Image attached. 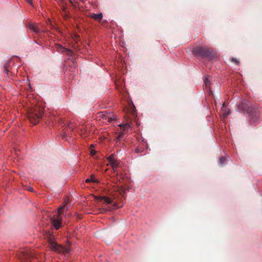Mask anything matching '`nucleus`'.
Here are the masks:
<instances>
[{"instance_id":"25","label":"nucleus","mask_w":262,"mask_h":262,"mask_svg":"<svg viewBox=\"0 0 262 262\" xmlns=\"http://www.w3.org/2000/svg\"><path fill=\"white\" fill-rule=\"evenodd\" d=\"M118 207L117 206V205L116 204H114V209H116Z\"/></svg>"},{"instance_id":"4","label":"nucleus","mask_w":262,"mask_h":262,"mask_svg":"<svg viewBox=\"0 0 262 262\" xmlns=\"http://www.w3.org/2000/svg\"><path fill=\"white\" fill-rule=\"evenodd\" d=\"M255 108L253 107L252 103L247 101L244 100L239 103L237 107V110L239 112L246 113L248 114L253 112V110Z\"/></svg>"},{"instance_id":"19","label":"nucleus","mask_w":262,"mask_h":262,"mask_svg":"<svg viewBox=\"0 0 262 262\" xmlns=\"http://www.w3.org/2000/svg\"><path fill=\"white\" fill-rule=\"evenodd\" d=\"M144 150V149L142 147H137L135 149V152L136 153H142Z\"/></svg>"},{"instance_id":"28","label":"nucleus","mask_w":262,"mask_h":262,"mask_svg":"<svg viewBox=\"0 0 262 262\" xmlns=\"http://www.w3.org/2000/svg\"><path fill=\"white\" fill-rule=\"evenodd\" d=\"M80 2H82V3H84V0H79Z\"/></svg>"},{"instance_id":"6","label":"nucleus","mask_w":262,"mask_h":262,"mask_svg":"<svg viewBox=\"0 0 262 262\" xmlns=\"http://www.w3.org/2000/svg\"><path fill=\"white\" fill-rule=\"evenodd\" d=\"M250 117V121L251 123L256 124L259 121V113L258 110L255 108L253 110V112L248 114Z\"/></svg>"},{"instance_id":"16","label":"nucleus","mask_w":262,"mask_h":262,"mask_svg":"<svg viewBox=\"0 0 262 262\" xmlns=\"http://www.w3.org/2000/svg\"><path fill=\"white\" fill-rule=\"evenodd\" d=\"M226 159L225 157H221V158L220 159V160L219 162V165L220 166H223L224 165H225L226 164Z\"/></svg>"},{"instance_id":"17","label":"nucleus","mask_w":262,"mask_h":262,"mask_svg":"<svg viewBox=\"0 0 262 262\" xmlns=\"http://www.w3.org/2000/svg\"><path fill=\"white\" fill-rule=\"evenodd\" d=\"M107 160L108 162H109V163L110 164L112 162H114L116 159L114 158V155H111V156H110L109 157H108L107 158Z\"/></svg>"},{"instance_id":"21","label":"nucleus","mask_w":262,"mask_h":262,"mask_svg":"<svg viewBox=\"0 0 262 262\" xmlns=\"http://www.w3.org/2000/svg\"><path fill=\"white\" fill-rule=\"evenodd\" d=\"M34 254L32 252H29L27 253L26 258H29V257H34Z\"/></svg>"},{"instance_id":"1","label":"nucleus","mask_w":262,"mask_h":262,"mask_svg":"<svg viewBox=\"0 0 262 262\" xmlns=\"http://www.w3.org/2000/svg\"><path fill=\"white\" fill-rule=\"evenodd\" d=\"M44 113V108L40 106H35L29 110L28 117L30 122L35 125L41 119Z\"/></svg>"},{"instance_id":"27","label":"nucleus","mask_w":262,"mask_h":262,"mask_svg":"<svg viewBox=\"0 0 262 262\" xmlns=\"http://www.w3.org/2000/svg\"><path fill=\"white\" fill-rule=\"evenodd\" d=\"M69 2H70V3L72 5H73L74 6H75L73 4V2H72L71 0H69Z\"/></svg>"},{"instance_id":"8","label":"nucleus","mask_w":262,"mask_h":262,"mask_svg":"<svg viewBox=\"0 0 262 262\" xmlns=\"http://www.w3.org/2000/svg\"><path fill=\"white\" fill-rule=\"evenodd\" d=\"M96 200L99 202H102L103 204H110L112 201L111 199L106 196H97Z\"/></svg>"},{"instance_id":"10","label":"nucleus","mask_w":262,"mask_h":262,"mask_svg":"<svg viewBox=\"0 0 262 262\" xmlns=\"http://www.w3.org/2000/svg\"><path fill=\"white\" fill-rule=\"evenodd\" d=\"M57 49L59 51H61L62 52H66L67 54L69 56H72L73 54V52L72 51L64 48L61 46H59V47Z\"/></svg>"},{"instance_id":"14","label":"nucleus","mask_w":262,"mask_h":262,"mask_svg":"<svg viewBox=\"0 0 262 262\" xmlns=\"http://www.w3.org/2000/svg\"><path fill=\"white\" fill-rule=\"evenodd\" d=\"M204 82H205V84L206 89H208V91L210 90V77L209 76H206Z\"/></svg>"},{"instance_id":"22","label":"nucleus","mask_w":262,"mask_h":262,"mask_svg":"<svg viewBox=\"0 0 262 262\" xmlns=\"http://www.w3.org/2000/svg\"><path fill=\"white\" fill-rule=\"evenodd\" d=\"M95 153L96 151L95 150H92L91 151V154L92 156H94L95 154Z\"/></svg>"},{"instance_id":"18","label":"nucleus","mask_w":262,"mask_h":262,"mask_svg":"<svg viewBox=\"0 0 262 262\" xmlns=\"http://www.w3.org/2000/svg\"><path fill=\"white\" fill-rule=\"evenodd\" d=\"M230 60L232 62L235 63L236 65L239 64V61L236 58H235L234 57H231V58H230Z\"/></svg>"},{"instance_id":"23","label":"nucleus","mask_w":262,"mask_h":262,"mask_svg":"<svg viewBox=\"0 0 262 262\" xmlns=\"http://www.w3.org/2000/svg\"><path fill=\"white\" fill-rule=\"evenodd\" d=\"M28 190L30 191H33V188L32 187H29V189H28Z\"/></svg>"},{"instance_id":"2","label":"nucleus","mask_w":262,"mask_h":262,"mask_svg":"<svg viewBox=\"0 0 262 262\" xmlns=\"http://www.w3.org/2000/svg\"><path fill=\"white\" fill-rule=\"evenodd\" d=\"M212 52V48L205 46H197L192 49L194 55L203 58H211Z\"/></svg>"},{"instance_id":"20","label":"nucleus","mask_w":262,"mask_h":262,"mask_svg":"<svg viewBox=\"0 0 262 262\" xmlns=\"http://www.w3.org/2000/svg\"><path fill=\"white\" fill-rule=\"evenodd\" d=\"M8 66H9V62H7L6 63H5L4 65V70L5 71L8 73V72H9V70H8Z\"/></svg>"},{"instance_id":"24","label":"nucleus","mask_w":262,"mask_h":262,"mask_svg":"<svg viewBox=\"0 0 262 262\" xmlns=\"http://www.w3.org/2000/svg\"><path fill=\"white\" fill-rule=\"evenodd\" d=\"M29 4H32V0H26Z\"/></svg>"},{"instance_id":"29","label":"nucleus","mask_w":262,"mask_h":262,"mask_svg":"<svg viewBox=\"0 0 262 262\" xmlns=\"http://www.w3.org/2000/svg\"><path fill=\"white\" fill-rule=\"evenodd\" d=\"M80 130L82 132L83 130V128H80Z\"/></svg>"},{"instance_id":"9","label":"nucleus","mask_w":262,"mask_h":262,"mask_svg":"<svg viewBox=\"0 0 262 262\" xmlns=\"http://www.w3.org/2000/svg\"><path fill=\"white\" fill-rule=\"evenodd\" d=\"M99 116L105 120H107L108 122H111L114 120L110 115L108 114H104L102 112L99 113Z\"/></svg>"},{"instance_id":"26","label":"nucleus","mask_w":262,"mask_h":262,"mask_svg":"<svg viewBox=\"0 0 262 262\" xmlns=\"http://www.w3.org/2000/svg\"><path fill=\"white\" fill-rule=\"evenodd\" d=\"M68 127H69L70 129H71V128H72V126L70 124L68 125Z\"/></svg>"},{"instance_id":"15","label":"nucleus","mask_w":262,"mask_h":262,"mask_svg":"<svg viewBox=\"0 0 262 262\" xmlns=\"http://www.w3.org/2000/svg\"><path fill=\"white\" fill-rule=\"evenodd\" d=\"M120 127L121 129L125 130L131 127L130 124L129 123H125V124H121L120 125Z\"/></svg>"},{"instance_id":"3","label":"nucleus","mask_w":262,"mask_h":262,"mask_svg":"<svg viewBox=\"0 0 262 262\" xmlns=\"http://www.w3.org/2000/svg\"><path fill=\"white\" fill-rule=\"evenodd\" d=\"M68 204V201L65 200L64 204L58 208L57 214L54 215L53 217L51 218L52 225L56 230L59 229L61 227L62 218L61 215L63 210L64 209V208L66 207Z\"/></svg>"},{"instance_id":"12","label":"nucleus","mask_w":262,"mask_h":262,"mask_svg":"<svg viewBox=\"0 0 262 262\" xmlns=\"http://www.w3.org/2000/svg\"><path fill=\"white\" fill-rule=\"evenodd\" d=\"M92 17L95 20H97L99 21H100L103 17V15L102 13L93 14L92 15Z\"/></svg>"},{"instance_id":"5","label":"nucleus","mask_w":262,"mask_h":262,"mask_svg":"<svg viewBox=\"0 0 262 262\" xmlns=\"http://www.w3.org/2000/svg\"><path fill=\"white\" fill-rule=\"evenodd\" d=\"M48 238L49 247L52 250L58 252H65V248L57 244L56 241L54 240V236L52 234L49 233V236Z\"/></svg>"},{"instance_id":"7","label":"nucleus","mask_w":262,"mask_h":262,"mask_svg":"<svg viewBox=\"0 0 262 262\" xmlns=\"http://www.w3.org/2000/svg\"><path fill=\"white\" fill-rule=\"evenodd\" d=\"M27 27L32 32L35 33L37 35H39L40 32V29L38 27L36 24L28 23Z\"/></svg>"},{"instance_id":"11","label":"nucleus","mask_w":262,"mask_h":262,"mask_svg":"<svg viewBox=\"0 0 262 262\" xmlns=\"http://www.w3.org/2000/svg\"><path fill=\"white\" fill-rule=\"evenodd\" d=\"M110 164L112 166L114 172H116L117 171V168L120 166L119 163L116 160H115L114 162H112Z\"/></svg>"},{"instance_id":"13","label":"nucleus","mask_w":262,"mask_h":262,"mask_svg":"<svg viewBox=\"0 0 262 262\" xmlns=\"http://www.w3.org/2000/svg\"><path fill=\"white\" fill-rule=\"evenodd\" d=\"M85 182L88 183H90V182L97 183L99 182V181L98 180H97L96 179H95L94 176L93 174H92L90 178L87 179L85 180Z\"/></svg>"}]
</instances>
